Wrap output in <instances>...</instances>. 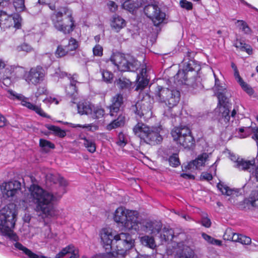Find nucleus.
Instances as JSON below:
<instances>
[{
  "instance_id": "obj_1",
  "label": "nucleus",
  "mask_w": 258,
  "mask_h": 258,
  "mask_svg": "<svg viewBox=\"0 0 258 258\" xmlns=\"http://www.w3.org/2000/svg\"><path fill=\"white\" fill-rule=\"evenodd\" d=\"M100 237L106 252L104 257L123 255L134 246V240L130 234L119 233L110 228H104L100 232Z\"/></svg>"
},
{
  "instance_id": "obj_2",
  "label": "nucleus",
  "mask_w": 258,
  "mask_h": 258,
  "mask_svg": "<svg viewBox=\"0 0 258 258\" xmlns=\"http://www.w3.org/2000/svg\"><path fill=\"white\" fill-rule=\"evenodd\" d=\"M17 215L16 206L14 204H10L0 209V233L16 241L14 244L15 247L22 251L29 258H47L42 254L34 253L17 241L18 237L13 231Z\"/></svg>"
},
{
  "instance_id": "obj_3",
  "label": "nucleus",
  "mask_w": 258,
  "mask_h": 258,
  "mask_svg": "<svg viewBox=\"0 0 258 258\" xmlns=\"http://www.w3.org/2000/svg\"><path fill=\"white\" fill-rule=\"evenodd\" d=\"M30 202L36 205L35 210L43 217L51 218L55 215L54 203L56 198L37 184H32L29 188Z\"/></svg>"
},
{
  "instance_id": "obj_4",
  "label": "nucleus",
  "mask_w": 258,
  "mask_h": 258,
  "mask_svg": "<svg viewBox=\"0 0 258 258\" xmlns=\"http://www.w3.org/2000/svg\"><path fill=\"white\" fill-rule=\"evenodd\" d=\"M214 76L215 83L213 89L219 100L218 105L214 110L215 119L221 124L225 125L230 120L229 108L226 103L229 94L225 85L221 83L214 73Z\"/></svg>"
},
{
  "instance_id": "obj_5",
  "label": "nucleus",
  "mask_w": 258,
  "mask_h": 258,
  "mask_svg": "<svg viewBox=\"0 0 258 258\" xmlns=\"http://www.w3.org/2000/svg\"><path fill=\"white\" fill-rule=\"evenodd\" d=\"M51 20L54 28L64 34L71 33L76 26L73 11L66 7L55 11L51 16Z\"/></svg>"
},
{
  "instance_id": "obj_6",
  "label": "nucleus",
  "mask_w": 258,
  "mask_h": 258,
  "mask_svg": "<svg viewBox=\"0 0 258 258\" xmlns=\"http://www.w3.org/2000/svg\"><path fill=\"white\" fill-rule=\"evenodd\" d=\"M138 219L139 213L137 211L130 210L122 207L116 209L113 214L114 221L126 230H139L140 225L137 224Z\"/></svg>"
},
{
  "instance_id": "obj_7",
  "label": "nucleus",
  "mask_w": 258,
  "mask_h": 258,
  "mask_svg": "<svg viewBox=\"0 0 258 258\" xmlns=\"http://www.w3.org/2000/svg\"><path fill=\"white\" fill-rule=\"evenodd\" d=\"M110 59L116 68V69L121 72H134L139 66V62L130 55L125 56L118 52L113 53Z\"/></svg>"
},
{
  "instance_id": "obj_8",
  "label": "nucleus",
  "mask_w": 258,
  "mask_h": 258,
  "mask_svg": "<svg viewBox=\"0 0 258 258\" xmlns=\"http://www.w3.org/2000/svg\"><path fill=\"white\" fill-rule=\"evenodd\" d=\"M156 99L160 102L165 103L169 108L176 106L179 101L180 93L175 90L158 86L155 91Z\"/></svg>"
},
{
  "instance_id": "obj_9",
  "label": "nucleus",
  "mask_w": 258,
  "mask_h": 258,
  "mask_svg": "<svg viewBox=\"0 0 258 258\" xmlns=\"http://www.w3.org/2000/svg\"><path fill=\"white\" fill-rule=\"evenodd\" d=\"M171 135L174 140L184 148H190L194 145L195 140L191 131L185 125L174 127L171 132Z\"/></svg>"
},
{
  "instance_id": "obj_10",
  "label": "nucleus",
  "mask_w": 258,
  "mask_h": 258,
  "mask_svg": "<svg viewBox=\"0 0 258 258\" xmlns=\"http://www.w3.org/2000/svg\"><path fill=\"white\" fill-rule=\"evenodd\" d=\"M7 92L9 93L8 97L11 100L17 99L21 101V104L27 107L28 109L35 111L36 113L39 115L49 118V116L47 115L43 110L37 105L33 104L29 101L28 98L25 97L21 94H19L15 91L9 89L7 90Z\"/></svg>"
},
{
  "instance_id": "obj_11",
  "label": "nucleus",
  "mask_w": 258,
  "mask_h": 258,
  "mask_svg": "<svg viewBox=\"0 0 258 258\" xmlns=\"http://www.w3.org/2000/svg\"><path fill=\"white\" fill-rule=\"evenodd\" d=\"M22 19L19 14L8 15L4 11H0V27L10 28L13 27L19 29L21 27Z\"/></svg>"
},
{
  "instance_id": "obj_12",
  "label": "nucleus",
  "mask_w": 258,
  "mask_h": 258,
  "mask_svg": "<svg viewBox=\"0 0 258 258\" xmlns=\"http://www.w3.org/2000/svg\"><path fill=\"white\" fill-rule=\"evenodd\" d=\"M145 15L152 20L155 26L162 23L165 18V14L161 11L160 8L155 5H150L144 8Z\"/></svg>"
},
{
  "instance_id": "obj_13",
  "label": "nucleus",
  "mask_w": 258,
  "mask_h": 258,
  "mask_svg": "<svg viewBox=\"0 0 258 258\" xmlns=\"http://www.w3.org/2000/svg\"><path fill=\"white\" fill-rule=\"evenodd\" d=\"M137 224L140 225L139 230H135L138 232H146L152 234H157L162 228V224L156 221H141L138 219Z\"/></svg>"
},
{
  "instance_id": "obj_14",
  "label": "nucleus",
  "mask_w": 258,
  "mask_h": 258,
  "mask_svg": "<svg viewBox=\"0 0 258 258\" xmlns=\"http://www.w3.org/2000/svg\"><path fill=\"white\" fill-rule=\"evenodd\" d=\"M45 75L44 70L40 66L31 68L24 76L25 80L29 83L37 85L43 81Z\"/></svg>"
},
{
  "instance_id": "obj_15",
  "label": "nucleus",
  "mask_w": 258,
  "mask_h": 258,
  "mask_svg": "<svg viewBox=\"0 0 258 258\" xmlns=\"http://www.w3.org/2000/svg\"><path fill=\"white\" fill-rule=\"evenodd\" d=\"M21 185L20 182L17 180L3 183L1 190L3 197L5 199L14 197L21 189Z\"/></svg>"
},
{
  "instance_id": "obj_16",
  "label": "nucleus",
  "mask_w": 258,
  "mask_h": 258,
  "mask_svg": "<svg viewBox=\"0 0 258 258\" xmlns=\"http://www.w3.org/2000/svg\"><path fill=\"white\" fill-rule=\"evenodd\" d=\"M210 154L203 153L197 157V158L188 163L185 167V170L191 171L196 169H201V167L206 165L209 160Z\"/></svg>"
},
{
  "instance_id": "obj_17",
  "label": "nucleus",
  "mask_w": 258,
  "mask_h": 258,
  "mask_svg": "<svg viewBox=\"0 0 258 258\" xmlns=\"http://www.w3.org/2000/svg\"><path fill=\"white\" fill-rule=\"evenodd\" d=\"M146 100V98H144L143 100L138 102L133 106V110L140 117L144 115L150 116L151 115V105Z\"/></svg>"
},
{
  "instance_id": "obj_18",
  "label": "nucleus",
  "mask_w": 258,
  "mask_h": 258,
  "mask_svg": "<svg viewBox=\"0 0 258 258\" xmlns=\"http://www.w3.org/2000/svg\"><path fill=\"white\" fill-rule=\"evenodd\" d=\"M253 134L252 138L256 141L258 146V128L256 127H242L236 130L235 136L243 139Z\"/></svg>"
},
{
  "instance_id": "obj_19",
  "label": "nucleus",
  "mask_w": 258,
  "mask_h": 258,
  "mask_svg": "<svg viewBox=\"0 0 258 258\" xmlns=\"http://www.w3.org/2000/svg\"><path fill=\"white\" fill-rule=\"evenodd\" d=\"M176 252L179 258H198L194 250L183 242L177 244Z\"/></svg>"
},
{
  "instance_id": "obj_20",
  "label": "nucleus",
  "mask_w": 258,
  "mask_h": 258,
  "mask_svg": "<svg viewBox=\"0 0 258 258\" xmlns=\"http://www.w3.org/2000/svg\"><path fill=\"white\" fill-rule=\"evenodd\" d=\"M161 131V128L160 127H152L150 128L145 140L149 141L150 144H152L159 143L162 140V137L160 134Z\"/></svg>"
},
{
  "instance_id": "obj_21",
  "label": "nucleus",
  "mask_w": 258,
  "mask_h": 258,
  "mask_svg": "<svg viewBox=\"0 0 258 258\" xmlns=\"http://www.w3.org/2000/svg\"><path fill=\"white\" fill-rule=\"evenodd\" d=\"M60 76L62 78L67 76L70 80V84L66 87V92L67 95L71 97L75 96L76 94L77 93V89L76 86V83H78L77 81V76L76 75H73L70 77L68 76V75L66 73H61Z\"/></svg>"
},
{
  "instance_id": "obj_22",
  "label": "nucleus",
  "mask_w": 258,
  "mask_h": 258,
  "mask_svg": "<svg viewBox=\"0 0 258 258\" xmlns=\"http://www.w3.org/2000/svg\"><path fill=\"white\" fill-rule=\"evenodd\" d=\"M255 160L254 158L250 160L240 159L236 161L235 167L239 170L252 172L255 167Z\"/></svg>"
},
{
  "instance_id": "obj_23",
  "label": "nucleus",
  "mask_w": 258,
  "mask_h": 258,
  "mask_svg": "<svg viewBox=\"0 0 258 258\" xmlns=\"http://www.w3.org/2000/svg\"><path fill=\"white\" fill-rule=\"evenodd\" d=\"M123 103V97L120 94H117L111 99V104L109 107L110 115H115V113L119 112L120 107Z\"/></svg>"
},
{
  "instance_id": "obj_24",
  "label": "nucleus",
  "mask_w": 258,
  "mask_h": 258,
  "mask_svg": "<svg viewBox=\"0 0 258 258\" xmlns=\"http://www.w3.org/2000/svg\"><path fill=\"white\" fill-rule=\"evenodd\" d=\"M231 67L233 69L234 73V75L236 80L239 83L241 88L249 95H252L253 93V89L245 82L243 81L240 77L236 65L233 63H231Z\"/></svg>"
},
{
  "instance_id": "obj_25",
  "label": "nucleus",
  "mask_w": 258,
  "mask_h": 258,
  "mask_svg": "<svg viewBox=\"0 0 258 258\" xmlns=\"http://www.w3.org/2000/svg\"><path fill=\"white\" fill-rule=\"evenodd\" d=\"M150 127L143 122H138L133 128V132L135 135L141 139L145 140L148 136Z\"/></svg>"
},
{
  "instance_id": "obj_26",
  "label": "nucleus",
  "mask_w": 258,
  "mask_h": 258,
  "mask_svg": "<svg viewBox=\"0 0 258 258\" xmlns=\"http://www.w3.org/2000/svg\"><path fill=\"white\" fill-rule=\"evenodd\" d=\"M110 26L114 31L118 32L126 26V22L121 17L118 15H114L111 20Z\"/></svg>"
},
{
  "instance_id": "obj_27",
  "label": "nucleus",
  "mask_w": 258,
  "mask_h": 258,
  "mask_svg": "<svg viewBox=\"0 0 258 258\" xmlns=\"http://www.w3.org/2000/svg\"><path fill=\"white\" fill-rule=\"evenodd\" d=\"M93 105L89 103L80 102L77 105L78 112L81 114L91 115Z\"/></svg>"
},
{
  "instance_id": "obj_28",
  "label": "nucleus",
  "mask_w": 258,
  "mask_h": 258,
  "mask_svg": "<svg viewBox=\"0 0 258 258\" xmlns=\"http://www.w3.org/2000/svg\"><path fill=\"white\" fill-rule=\"evenodd\" d=\"M137 3H135L132 1H126L123 3L122 7L124 9L133 13L136 9L141 7L144 4L139 0H137Z\"/></svg>"
},
{
  "instance_id": "obj_29",
  "label": "nucleus",
  "mask_w": 258,
  "mask_h": 258,
  "mask_svg": "<svg viewBox=\"0 0 258 258\" xmlns=\"http://www.w3.org/2000/svg\"><path fill=\"white\" fill-rule=\"evenodd\" d=\"M125 119L124 115L122 114H119L116 119H114L107 125V129L108 130H111L123 125L125 123Z\"/></svg>"
},
{
  "instance_id": "obj_30",
  "label": "nucleus",
  "mask_w": 258,
  "mask_h": 258,
  "mask_svg": "<svg viewBox=\"0 0 258 258\" xmlns=\"http://www.w3.org/2000/svg\"><path fill=\"white\" fill-rule=\"evenodd\" d=\"M174 236L173 231L171 229L164 228L162 230L161 234H160V238L161 240L165 241L171 240Z\"/></svg>"
},
{
  "instance_id": "obj_31",
  "label": "nucleus",
  "mask_w": 258,
  "mask_h": 258,
  "mask_svg": "<svg viewBox=\"0 0 258 258\" xmlns=\"http://www.w3.org/2000/svg\"><path fill=\"white\" fill-rule=\"evenodd\" d=\"M141 243L152 249L156 247V244L155 242L154 239L152 237L149 236H144L141 238Z\"/></svg>"
},
{
  "instance_id": "obj_32",
  "label": "nucleus",
  "mask_w": 258,
  "mask_h": 258,
  "mask_svg": "<svg viewBox=\"0 0 258 258\" xmlns=\"http://www.w3.org/2000/svg\"><path fill=\"white\" fill-rule=\"evenodd\" d=\"M247 201V204H249L254 207H258V188L252 191Z\"/></svg>"
},
{
  "instance_id": "obj_33",
  "label": "nucleus",
  "mask_w": 258,
  "mask_h": 258,
  "mask_svg": "<svg viewBox=\"0 0 258 258\" xmlns=\"http://www.w3.org/2000/svg\"><path fill=\"white\" fill-rule=\"evenodd\" d=\"M46 127L50 131L53 132L55 136L59 138H63L66 136L65 131L61 130L60 127L52 125H47Z\"/></svg>"
},
{
  "instance_id": "obj_34",
  "label": "nucleus",
  "mask_w": 258,
  "mask_h": 258,
  "mask_svg": "<svg viewBox=\"0 0 258 258\" xmlns=\"http://www.w3.org/2000/svg\"><path fill=\"white\" fill-rule=\"evenodd\" d=\"M104 115V110L99 106H94L93 105V110L91 116L94 119L100 118L102 117Z\"/></svg>"
},
{
  "instance_id": "obj_35",
  "label": "nucleus",
  "mask_w": 258,
  "mask_h": 258,
  "mask_svg": "<svg viewBox=\"0 0 258 258\" xmlns=\"http://www.w3.org/2000/svg\"><path fill=\"white\" fill-rule=\"evenodd\" d=\"M116 85L120 89H128L131 85L129 80L125 78H120L115 82Z\"/></svg>"
},
{
  "instance_id": "obj_36",
  "label": "nucleus",
  "mask_w": 258,
  "mask_h": 258,
  "mask_svg": "<svg viewBox=\"0 0 258 258\" xmlns=\"http://www.w3.org/2000/svg\"><path fill=\"white\" fill-rule=\"evenodd\" d=\"M217 187L223 195L229 196L236 194L235 190L230 189L227 186L220 183L218 184Z\"/></svg>"
},
{
  "instance_id": "obj_37",
  "label": "nucleus",
  "mask_w": 258,
  "mask_h": 258,
  "mask_svg": "<svg viewBox=\"0 0 258 258\" xmlns=\"http://www.w3.org/2000/svg\"><path fill=\"white\" fill-rule=\"evenodd\" d=\"M149 80L147 78L137 77V85L136 88V90H142L147 86L149 83Z\"/></svg>"
},
{
  "instance_id": "obj_38",
  "label": "nucleus",
  "mask_w": 258,
  "mask_h": 258,
  "mask_svg": "<svg viewBox=\"0 0 258 258\" xmlns=\"http://www.w3.org/2000/svg\"><path fill=\"white\" fill-rule=\"evenodd\" d=\"M82 139L84 140V145L87 149V150L89 152L91 153H94L95 152L96 146L93 141L86 138H82Z\"/></svg>"
},
{
  "instance_id": "obj_39",
  "label": "nucleus",
  "mask_w": 258,
  "mask_h": 258,
  "mask_svg": "<svg viewBox=\"0 0 258 258\" xmlns=\"http://www.w3.org/2000/svg\"><path fill=\"white\" fill-rule=\"evenodd\" d=\"M235 46L241 50L245 51L248 54L252 53V48L250 46L245 43H243L240 41H236L234 44Z\"/></svg>"
},
{
  "instance_id": "obj_40",
  "label": "nucleus",
  "mask_w": 258,
  "mask_h": 258,
  "mask_svg": "<svg viewBox=\"0 0 258 258\" xmlns=\"http://www.w3.org/2000/svg\"><path fill=\"white\" fill-rule=\"evenodd\" d=\"M76 248L73 245H69L65 248H63L58 253H57L55 257L60 258L63 257L68 253H71Z\"/></svg>"
},
{
  "instance_id": "obj_41",
  "label": "nucleus",
  "mask_w": 258,
  "mask_h": 258,
  "mask_svg": "<svg viewBox=\"0 0 258 258\" xmlns=\"http://www.w3.org/2000/svg\"><path fill=\"white\" fill-rule=\"evenodd\" d=\"M237 26L245 34H249L251 30L247 23L243 20H237L236 23Z\"/></svg>"
},
{
  "instance_id": "obj_42",
  "label": "nucleus",
  "mask_w": 258,
  "mask_h": 258,
  "mask_svg": "<svg viewBox=\"0 0 258 258\" xmlns=\"http://www.w3.org/2000/svg\"><path fill=\"white\" fill-rule=\"evenodd\" d=\"M242 109V106H239L238 105L234 106V108L231 111V117L232 118H241L243 116V113L241 111V109ZM230 117V116L229 115Z\"/></svg>"
},
{
  "instance_id": "obj_43",
  "label": "nucleus",
  "mask_w": 258,
  "mask_h": 258,
  "mask_svg": "<svg viewBox=\"0 0 258 258\" xmlns=\"http://www.w3.org/2000/svg\"><path fill=\"white\" fill-rule=\"evenodd\" d=\"M202 237L206 241L210 244L218 246H220L222 244V241L221 240L216 239L207 234L203 233Z\"/></svg>"
},
{
  "instance_id": "obj_44",
  "label": "nucleus",
  "mask_w": 258,
  "mask_h": 258,
  "mask_svg": "<svg viewBox=\"0 0 258 258\" xmlns=\"http://www.w3.org/2000/svg\"><path fill=\"white\" fill-rule=\"evenodd\" d=\"M71 126L74 128L79 127H82L83 128H86L88 131H96L98 128L97 125H96L95 124H93L92 123L84 124V125H81L80 124H73V123H71Z\"/></svg>"
},
{
  "instance_id": "obj_45",
  "label": "nucleus",
  "mask_w": 258,
  "mask_h": 258,
  "mask_svg": "<svg viewBox=\"0 0 258 258\" xmlns=\"http://www.w3.org/2000/svg\"><path fill=\"white\" fill-rule=\"evenodd\" d=\"M66 46L69 52L75 50L79 46L78 42L76 39L71 38Z\"/></svg>"
},
{
  "instance_id": "obj_46",
  "label": "nucleus",
  "mask_w": 258,
  "mask_h": 258,
  "mask_svg": "<svg viewBox=\"0 0 258 258\" xmlns=\"http://www.w3.org/2000/svg\"><path fill=\"white\" fill-rule=\"evenodd\" d=\"M25 0H15L14 6L18 12L24 11L25 9Z\"/></svg>"
},
{
  "instance_id": "obj_47",
  "label": "nucleus",
  "mask_w": 258,
  "mask_h": 258,
  "mask_svg": "<svg viewBox=\"0 0 258 258\" xmlns=\"http://www.w3.org/2000/svg\"><path fill=\"white\" fill-rule=\"evenodd\" d=\"M127 142V138L122 133H120L118 136V141L117 144L121 147L125 146Z\"/></svg>"
},
{
  "instance_id": "obj_48",
  "label": "nucleus",
  "mask_w": 258,
  "mask_h": 258,
  "mask_svg": "<svg viewBox=\"0 0 258 258\" xmlns=\"http://www.w3.org/2000/svg\"><path fill=\"white\" fill-rule=\"evenodd\" d=\"M169 164L173 167H177L180 164L178 155L174 154L169 158Z\"/></svg>"
},
{
  "instance_id": "obj_49",
  "label": "nucleus",
  "mask_w": 258,
  "mask_h": 258,
  "mask_svg": "<svg viewBox=\"0 0 258 258\" xmlns=\"http://www.w3.org/2000/svg\"><path fill=\"white\" fill-rule=\"evenodd\" d=\"M39 144L40 146L42 148H43L44 149H54L55 147L54 145L53 144H52V143L47 140L44 139H40Z\"/></svg>"
},
{
  "instance_id": "obj_50",
  "label": "nucleus",
  "mask_w": 258,
  "mask_h": 258,
  "mask_svg": "<svg viewBox=\"0 0 258 258\" xmlns=\"http://www.w3.org/2000/svg\"><path fill=\"white\" fill-rule=\"evenodd\" d=\"M102 76L104 81L107 83H110L113 78L112 73L107 70L102 71Z\"/></svg>"
},
{
  "instance_id": "obj_51",
  "label": "nucleus",
  "mask_w": 258,
  "mask_h": 258,
  "mask_svg": "<svg viewBox=\"0 0 258 258\" xmlns=\"http://www.w3.org/2000/svg\"><path fill=\"white\" fill-rule=\"evenodd\" d=\"M69 52L66 46L59 45L56 50L55 54L58 57H62L66 55Z\"/></svg>"
},
{
  "instance_id": "obj_52",
  "label": "nucleus",
  "mask_w": 258,
  "mask_h": 258,
  "mask_svg": "<svg viewBox=\"0 0 258 258\" xmlns=\"http://www.w3.org/2000/svg\"><path fill=\"white\" fill-rule=\"evenodd\" d=\"M17 49L18 51L29 52L32 51L33 48L30 45L24 43L18 46L17 48Z\"/></svg>"
},
{
  "instance_id": "obj_53",
  "label": "nucleus",
  "mask_w": 258,
  "mask_h": 258,
  "mask_svg": "<svg viewBox=\"0 0 258 258\" xmlns=\"http://www.w3.org/2000/svg\"><path fill=\"white\" fill-rule=\"evenodd\" d=\"M103 47L99 44H96L93 48V55L96 56H102L103 55Z\"/></svg>"
},
{
  "instance_id": "obj_54",
  "label": "nucleus",
  "mask_w": 258,
  "mask_h": 258,
  "mask_svg": "<svg viewBox=\"0 0 258 258\" xmlns=\"http://www.w3.org/2000/svg\"><path fill=\"white\" fill-rule=\"evenodd\" d=\"M179 4L181 8L187 10H191L192 9V3L186 0H181L179 2Z\"/></svg>"
},
{
  "instance_id": "obj_55",
  "label": "nucleus",
  "mask_w": 258,
  "mask_h": 258,
  "mask_svg": "<svg viewBox=\"0 0 258 258\" xmlns=\"http://www.w3.org/2000/svg\"><path fill=\"white\" fill-rule=\"evenodd\" d=\"M39 3L42 4H46L49 6V8L53 10L55 9V5L53 4L56 0H39Z\"/></svg>"
},
{
  "instance_id": "obj_56",
  "label": "nucleus",
  "mask_w": 258,
  "mask_h": 258,
  "mask_svg": "<svg viewBox=\"0 0 258 258\" xmlns=\"http://www.w3.org/2000/svg\"><path fill=\"white\" fill-rule=\"evenodd\" d=\"M191 63L190 62H188L186 66V67L184 68L182 71L179 70L178 73L176 74V78L179 77V76H182L184 74L185 71H192V67H190Z\"/></svg>"
},
{
  "instance_id": "obj_57",
  "label": "nucleus",
  "mask_w": 258,
  "mask_h": 258,
  "mask_svg": "<svg viewBox=\"0 0 258 258\" xmlns=\"http://www.w3.org/2000/svg\"><path fill=\"white\" fill-rule=\"evenodd\" d=\"M251 238L245 235H240L239 242L242 244L248 245L251 243Z\"/></svg>"
},
{
  "instance_id": "obj_58",
  "label": "nucleus",
  "mask_w": 258,
  "mask_h": 258,
  "mask_svg": "<svg viewBox=\"0 0 258 258\" xmlns=\"http://www.w3.org/2000/svg\"><path fill=\"white\" fill-rule=\"evenodd\" d=\"M233 233V231L231 229H227L223 235L224 239L226 240H231Z\"/></svg>"
},
{
  "instance_id": "obj_59",
  "label": "nucleus",
  "mask_w": 258,
  "mask_h": 258,
  "mask_svg": "<svg viewBox=\"0 0 258 258\" xmlns=\"http://www.w3.org/2000/svg\"><path fill=\"white\" fill-rule=\"evenodd\" d=\"M43 102L45 103H54L55 104H58L59 103V101L55 97H47L43 100Z\"/></svg>"
},
{
  "instance_id": "obj_60",
  "label": "nucleus",
  "mask_w": 258,
  "mask_h": 258,
  "mask_svg": "<svg viewBox=\"0 0 258 258\" xmlns=\"http://www.w3.org/2000/svg\"><path fill=\"white\" fill-rule=\"evenodd\" d=\"M108 7L110 11L115 12L117 9V5L113 1H109L107 4Z\"/></svg>"
},
{
  "instance_id": "obj_61",
  "label": "nucleus",
  "mask_w": 258,
  "mask_h": 258,
  "mask_svg": "<svg viewBox=\"0 0 258 258\" xmlns=\"http://www.w3.org/2000/svg\"><path fill=\"white\" fill-rule=\"evenodd\" d=\"M57 182L60 186L66 187L68 185V182L62 177L58 176L57 179Z\"/></svg>"
},
{
  "instance_id": "obj_62",
  "label": "nucleus",
  "mask_w": 258,
  "mask_h": 258,
  "mask_svg": "<svg viewBox=\"0 0 258 258\" xmlns=\"http://www.w3.org/2000/svg\"><path fill=\"white\" fill-rule=\"evenodd\" d=\"M47 90L44 87H39L38 89L37 92L36 93V96L38 97L40 95L43 94H47Z\"/></svg>"
},
{
  "instance_id": "obj_63",
  "label": "nucleus",
  "mask_w": 258,
  "mask_h": 258,
  "mask_svg": "<svg viewBox=\"0 0 258 258\" xmlns=\"http://www.w3.org/2000/svg\"><path fill=\"white\" fill-rule=\"evenodd\" d=\"M202 225L206 227H210L211 225L210 220L207 217H203L202 219Z\"/></svg>"
},
{
  "instance_id": "obj_64",
  "label": "nucleus",
  "mask_w": 258,
  "mask_h": 258,
  "mask_svg": "<svg viewBox=\"0 0 258 258\" xmlns=\"http://www.w3.org/2000/svg\"><path fill=\"white\" fill-rule=\"evenodd\" d=\"M30 227L27 225H24L23 226L21 229V232H23L24 235L27 236L30 233Z\"/></svg>"
}]
</instances>
